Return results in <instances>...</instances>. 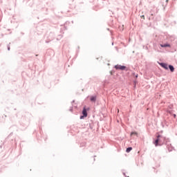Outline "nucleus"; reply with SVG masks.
I'll list each match as a JSON object with an SVG mask.
<instances>
[{"label": "nucleus", "instance_id": "obj_1", "mask_svg": "<svg viewBox=\"0 0 177 177\" xmlns=\"http://www.w3.org/2000/svg\"><path fill=\"white\" fill-rule=\"evenodd\" d=\"M158 138L154 141L153 145H155V146H158V143L159 146H161L162 145V143H161V139H160L161 138V136H158L157 137Z\"/></svg>", "mask_w": 177, "mask_h": 177}, {"label": "nucleus", "instance_id": "obj_2", "mask_svg": "<svg viewBox=\"0 0 177 177\" xmlns=\"http://www.w3.org/2000/svg\"><path fill=\"white\" fill-rule=\"evenodd\" d=\"M82 116H80V120H82L84 117H88V113L86 112V108L84 107L82 111Z\"/></svg>", "mask_w": 177, "mask_h": 177}, {"label": "nucleus", "instance_id": "obj_3", "mask_svg": "<svg viewBox=\"0 0 177 177\" xmlns=\"http://www.w3.org/2000/svg\"><path fill=\"white\" fill-rule=\"evenodd\" d=\"M115 68H116V70H125V68H127L126 66L121 65H116Z\"/></svg>", "mask_w": 177, "mask_h": 177}, {"label": "nucleus", "instance_id": "obj_4", "mask_svg": "<svg viewBox=\"0 0 177 177\" xmlns=\"http://www.w3.org/2000/svg\"><path fill=\"white\" fill-rule=\"evenodd\" d=\"M160 66H161V67H162L165 70H168V64H167L165 63H160Z\"/></svg>", "mask_w": 177, "mask_h": 177}, {"label": "nucleus", "instance_id": "obj_5", "mask_svg": "<svg viewBox=\"0 0 177 177\" xmlns=\"http://www.w3.org/2000/svg\"><path fill=\"white\" fill-rule=\"evenodd\" d=\"M161 48H171V45L168 44H160Z\"/></svg>", "mask_w": 177, "mask_h": 177}, {"label": "nucleus", "instance_id": "obj_6", "mask_svg": "<svg viewBox=\"0 0 177 177\" xmlns=\"http://www.w3.org/2000/svg\"><path fill=\"white\" fill-rule=\"evenodd\" d=\"M169 68L171 73H174V71H175V68H174V66L169 65Z\"/></svg>", "mask_w": 177, "mask_h": 177}, {"label": "nucleus", "instance_id": "obj_7", "mask_svg": "<svg viewBox=\"0 0 177 177\" xmlns=\"http://www.w3.org/2000/svg\"><path fill=\"white\" fill-rule=\"evenodd\" d=\"M90 100L91 102H96V97H95V96L91 97Z\"/></svg>", "mask_w": 177, "mask_h": 177}, {"label": "nucleus", "instance_id": "obj_8", "mask_svg": "<svg viewBox=\"0 0 177 177\" xmlns=\"http://www.w3.org/2000/svg\"><path fill=\"white\" fill-rule=\"evenodd\" d=\"M132 150V147H129L127 149L126 151L127 153H129V151H131Z\"/></svg>", "mask_w": 177, "mask_h": 177}, {"label": "nucleus", "instance_id": "obj_9", "mask_svg": "<svg viewBox=\"0 0 177 177\" xmlns=\"http://www.w3.org/2000/svg\"><path fill=\"white\" fill-rule=\"evenodd\" d=\"M133 135H136V136H138V133L136 132V131L131 132V136H132Z\"/></svg>", "mask_w": 177, "mask_h": 177}, {"label": "nucleus", "instance_id": "obj_10", "mask_svg": "<svg viewBox=\"0 0 177 177\" xmlns=\"http://www.w3.org/2000/svg\"><path fill=\"white\" fill-rule=\"evenodd\" d=\"M169 1V0H166L167 3H168Z\"/></svg>", "mask_w": 177, "mask_h": 177}, {"label": "nucleus", "instance_id": "obj_11", "mask_svg": "<svg viewBox=\"0 0 177 177\" xmlns=\"http://www.w3.org/2000/svg\"><path fill=\"white\" fill-rule=\"evenodd\" d=\"M142 17H143V19H145V15H142Z\"/></svg>", "mask_w": 177, "mask_h": 177}, {"label": "nucleus", "instance_id": "obj_12", "mask_svg": "<svg viewBox=\"0 0 177 177\" xmlns=\"http://www.w3.org/2000/svg\"><path fill=\"white\" fill-rule=\"evenodd\" d=\"M174 117H176V115L174 114Z\"/></svg>", "mask_w": 177, "mask_h": 177}, {"label": "nucleus", "instance_id": "obj_13", "mask_svg": "<svg viewBox=\"0 0 177 177\" xmlns=\"http://www.w3.org/2000/svg\"><path fill=\"white\" fill-rule=\"evenodd\" d=\"M136 78H138V75H136Z\"/></svg>", "mask_w": 177, "mask_h": 177}, {"label": "nucleus", "instance_id": "obj_14", "mask_svg": "<svg viewBox=\"0 0 177 177\" xmlns=\"http://www.w3.org/2000/svg\"><path fill=\"white\" fill-rule=\"evenodd\" d=\"M162 138L165 139L164 138Z\"/></svg>", "mask_w": 177, "mask_h": 177}]
</instances>
